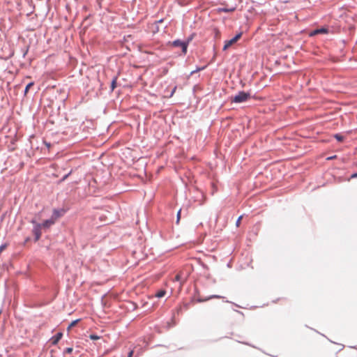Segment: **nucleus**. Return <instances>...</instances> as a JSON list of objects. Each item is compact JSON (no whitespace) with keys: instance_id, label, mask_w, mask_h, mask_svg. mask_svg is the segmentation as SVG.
I'll return each instance as SVG.
<instances>
[{"instance_id":"f257e3e1","label":"nucleus","mask_w":357,"mask_h":357,"mask_svg":"<svg viewBox=\"0 0 357 357\" xmlns=\"http://www.w3.org/2000/svg\"><path fill=\"white\" fill-rule=\"evenodd\" d=\"M250 93L244 91H239L234 97L231 98V102L242 103L246 102L250 98Z\"/></svg>"},{"instance_id":"bb28decb","label":"nucleus","mask_w":357,"mask_h":357,"mask_svg":"<svg viewBox=\"0 0 357 357\" xmlns=\"http://www.w3.org/2000/svg\"><path fill=\"white\" fill-rule=\"evenodd\" d=\"M132 355H133V351H132V350H131V351H130L128 352V357H132Z\"/></svg>"},{"instance_id":"9b49d317","label":"nucleus","mask_w":357,"mask_h":357,"mask_svg":"<svg viewBox=\"0 0 357 357\" xmlns=\"http://www.w3.org/2000/svg\"><path fill=\"white\" fill-rule=\"evenodd\" d=\"M165 294H166V291L164 289H160L156 292L155 296V297L160 298H162L163 296H165Z\"/></svg>"},{"instance_id":"b1692460","label":"nucleus","mask_w":357,"mask_h":357,"mask_svg":"<svg viewBox=\"0 0 357 357\" xmlns=\"http://www.w3.org/2000/svg\"><path fill=\"white\" fill-rule=\"evenodd\" d=\"M70 174V172H69L68 174H67L65 176H63V178L61 179V181H65Z\"/></svg>"},{"instance_id":"cd10ccee","label":"nucleus","mask_w":357,"mask_h":357,"mask_svg":"<svg viewBox=\"0 0 357 357\" xmlns=\"http://www.w3.org/2000/svg\"><path fill=\"white\" fill-rule=\"evenodd\" d=\"M351 178H357V172L354 173L353 174H351Z\"/></svg>"},{"instance_id":"20e7f679","label":"nucleus","mask_w":357,"mask_h":357,"mask_svg":"<svg viewBox=\"0 0 357 357\" xmlns=\"http://www.w3.org/2000/svg\"><path fill=\"white\" fill-rule=\"evenodd\" d=\"M41 224H36V226L33 227V234L34 235V241L35 242L38 241L41 236Z\"/></svg>"},{"instance_id":"aec40b11","label":"nucleus","mask_w":357,"mask_h":357,"mask_svg":"<svg viewBox=\"0 0 357 357\" xmlns=\"http://www.w3.org/2000/svg\"><path fill=\"white\" fill-rule=\"evenodd\" d=\"M79 321V319H76V320L73 321L70 323V324L69 325L68 328H71V327L75 326Z\"/></svg>"},{"instance_id":"39448f33","label":"nucleus","mask_w":357,"mask_h":357,"mask_svg":"<svg viewBox=\"0 0 357 357\" xmlns=\"http://www.w3.org/2000/svg\"><path fill=\"white\" fill-rule=\"evenodd\" d=\"M66 213V210L63 208H54L51 218L55 221L62 217Z\"/></svg>"},{"instance_id":"f3484780","label":"nucleus","mask_w":357,"mask_h":357,"mask_svg":"<svg viewBox=\"0 0 357 357\" xmlns=\"http://www.w3.org/2000/svg\"><path fill=\"white\" fill-rule=\"evenodd\" d=\"M181 209H179L176 214V223L178 224L180 219H181Z\"/></svg>"},{"instance_id":"c756f323","label":"nucleus","mask_w":357,"mask_h":357,"mask_svg":"<svg viewBox=\"0 0 357 357\" xmlns=\"http://www.w3.org/2000/svg\"><path fill=\"white\" fill-rule=\"evenodd\" d=\"M158 31H159V28H158V25L156 24L155 30L153 31V32L155 33V32H158Z\"/></svg>"},{"instance_id":"9d476101","label":"nucleus","mask_w":357,"mask_h":357,"mask_svg":"<svg viewBox=\"0 0 357 357\" xmlns=\"http://www.w3.org/2000/svg\"><path fill=\"white\" fill-rule=\"evenodd\" d=\"M117 76L114 77V78L112 80L110 88L111 91H113L114 89L116 87V81H117Z\"/></svg>"},{"instance_id":"a878e982","label":"nucleus","mask_w":357,"mask_h":357,"mask_svg":"<svg viewBox=\"0 0 357 357\" xmlns=\"http://www.w3.org/2000/svg\"><path fill=\"white\" fill-rule=\"evenodd\" d=\"M30 222L32 223L33 226H36V224H38L35 219L31 220Z\"/></svg>"},{"instance_id":"6e6552de","label":"nucleus","mask_w":357,"mask_h":357,"mask_svg":"<svg viewBox=\"0 0 357 357\" xmlns=\"http://www.w3.org/2000/svg\"><path fill=\"white\" fill-rule=\"evenodd\" d=\"M55 222V220H53L52 218H50V219H47L46 220H45L42 224V227H45V228H48L50 227L52 225H54Z\"/></svg>"},{"instance_id":"c85d7f7f","label":"nucleus","mask_w":357,"mask_h":357,"mask_svg":"<svg viewBox=\"0 0 357 357\" xmlns=\"http://www.w3.org/2000/svg\"><path fill=\"white\" fill-rule=\"evenodd\" d=\"M162 22H163V19H160V20H159L156 21V22H155V24H159V23H162Z\"/></svg>"},{"instance_id":"4468645a","label":"nucleus","mask_w":357,"mask_h":357,"mask_svg":"<svg viewBox=\"0 0 357 357\" xmlns=\"http://www.w3.org/2000/svg\"><path fill=\"white\" fill-rule=\"evenodd\" d=\"M206 68V66H202V67H197L195 70H192L191 73H190V75H193L197 72H199V71H202L203 70H204L205 68Z\"/></svg>"},{"instance_id":"412c9836","label":"nucleus","mask_w":357,"mask_h":357,"mask_svg":"<svg viewBox=\"0 0 357 357\" xmlns=\"http://www.w3.org/2000/svg\"><path fill=\"white\" fill-rule=\"evenodd\" d=\"M242 219V215L239 216L236 222V227H238L241 224V220Z\"/></svg>"},{"instance_id":"1a4fd4ad","label":"nucleus","mask_w":357,"mask_h":357,"mask_svg":"<svg viewBox=\"0 0 357 357\" xmlns=\"http://www.w3.org/2000/svg\"><path fill=\"white\" fill-rule=\"evenodd\" d=\"M211 298H225V297L223 296H219V295H211L207 298H199L198 299V301L199 302H204V301H206L209 299H211Z\"/></svg>"},{"instance_id":"72a5a7b5","label":"nucleus","mask_w":357,"mask_h":357,"mask_svg":"<svg viewBox=\"0 0 357 357\" xmlns=\"http://www.w3.org/2000/svg\"><path fill=\"white\" fill-rule=\"evenodd\" d=\"M0 357H1V355H0Z\"/></svg>"},{"instance_id":"393cba45","label":"nucleus","mask_w":357,"mask_h":357,"mask_svg":"<svg viewBox=\"0 0 357 357\" xmlns=\"http://www.w3.org/2000/svg\"><path fill=\"white\" fill-rule=\"evenodd\" d=\"M234 10V8H231V9L221 8V9H220V10L224 11V12L232 11V10Z\"/></svg>"},{"instance_id":"2eb2a0df","label":"nucleus","mask_w":357,"mask_h":357,"mask_svg":"<svg viewBox=\"0 0 357 357\" xmlns=\"http://www.w3.org/2000/svg\"><path fill=\"white\" fill-rule=\"evenodd\" d=\"M33 85V82H29L25 87L24 90V96L26 95V93H28L29 89Z\"/></svg>"},{"instance_id":"423d86ee","label":"nucleus","mask_w":357,"mask_h":357,"mask_svg":"<svg viewBox=\"0 0 357 357\" xmlns=\"http://www.w3.org/2000/svg\"><path fill=\"white\" fill-rule=\"evenodd\" d=\"M328 32H329L328 29L325 28V27H321L319 29H316L314 31H311V33H310V36H315L317 34H326V33H328Z\"/></svg>"},{"instance_id":"a211bd4d","label":"nucleus","mask_w":357,"mask_h":357,"mask_svg":"<svg viewBox=\"0 0 357 357\" xmlns=\"http://www.w3.org/2000/svg\"><path fill=\"white\" fill-rule=\"evenodd\" d=\"M193 37H194V34H192L186 39V40H185V43H188V46L189 45V43H190V41L193 39Z\"/></svg>"},{"instance_id":"473e14b6","label":"nucleus","mask_w":357,"mask_h":357,"mask_svg":"<svg viewBox=\"0 0 357 357\" xmlns=\"http://www.w3.org/2000/svg\"><path fill=\"white\" fill-rule=\"evenodd\" d=\"M1 59H3V57L0 56ZM7 58H3V59H6Z\"/></svg>"},{"instance_id":"f03ea898","label":"nucleus","mask_w":357,"mask_h":357,"mask_svg":"<svg viewBox=\"0 0 357 357\" xmlns=\"http://www.w3.org/2000/svg\"><path fill=\"white\" fill-rule=\"evenodd\" d=\"M172 45L175 47H180L182 50V53L183 55H185L188 52V43H185V41L181 40L179 39L174 40L172 43Z\"/></svg>"},{"instance_id":"ddd939ff","label":"nucleus","mask_w":357,"mask_h":357,"mask_svg":"<svg viewBox=\"0 0 357 357\" xmlns=\"http://www.w3.org/2000/svg\"><path fill=\"white\" fill-rule=\"evenodd\" d=\"M334 137L335 138V139L340 142H342L344 141V137L340 134V133H337L334 135Z\"/></svg>"},{"instance_id":"6ab92c4d","label":"nucleus","mask_w":357,"mask_h":357,"mask_svg":"<svg viewBox=\"0 0 357 357\" xmlns=\"http://www.w3.org/2000/svg\"><path fill=\"white\" fill-rule=\"evenodd\" d=\"M89 337L91 340H98L100 338L99 336H98L97 335H94V334L90 335Z\"/></svg>"},{"instance_id":"7ed1b4c3","label":"nucleus","mask_w":357,"mask_h":357,"mask_svg":"<svg viewBox=\"0 0 357 357\" xmlns=\"http://www.w3.org/2000/svg\"><path fill=\"white\" fill-rule=\"evenodd\" d=\"M242 31H240L237 34H236L232 38L228 40L225 41V45L223 46L222 50H227L230 46H231L233 44L236 43L242 36Z\"/></svg>"},{"instance_id":"dca6fc26","label":"nucleus","mask_w":357,"mask_h":357,"mask_svg":"<svg viewBox=\"0 0 357 357\" xmlns=\"http://www.w3.org/2000/svg\"><path fill=\"white\" fill-rule=\"evenodd\" d=\"M73 347H67L63 350V354H70L73 352Z\"/></svg>"},{"instance_id":"5701e85b","label":"nucleus","mask_w":357,"mask_h":357,"mask_svg":"<svg viewBox=\"0 0 357 357\" xmlns=\"http://www.w3.org/2000/svg\"><path fill=\"white\" fill-rule=\"evenodd\" d=\"M176 88H177V87H176V86H175L173 88V89H172V92H171V93H170V95H169V97H172V96L174 95V93H175V91H176Z\"/></svg>"},{"instance_id":"f8f14e48","label":"nucleus","mask_w":357,"mask_h":357,"mask_svg":"<svg viewBox=\"0 0 357 357\" xmlns=\"http://www.w3.org/2000/svg\"><path fill=\"white\" fill-rule=\"evenodd\" d=\"M213 34L214 38H215V39H218V38H220V31H219V29H217V28H214V29H213Z\"/></svg>"},{"instance_id":"0eeeda50","label":"nucleus","mask_w":357,"mask_h":357,"mask_svg":"<svg viewBox=\"0 0 357 357\" xmlns=\"http://www.w3.org/2000/svg\"><path fill=\"white\" fill-rule=\"evenodd\" d=\"M62 336H63V333L61 332H59L56 334H55L51 338L52 344L53 345H56L59 342V340L61 339Z\"/></svg>"},{"instance_id":"4be33fe9","label":"nucleus","mask_w":357,"mask_h":357,"mask_svg":"<svg viewBox=\"0 0 357 357\" xmlns=\"http://www.w3.org/2000/svg\"><path fill=\"white\" fill-rule=\"evenodd\" d=\"M102 0H96L97 4H98L99 8H102Z\"/></svg>"},{"instance_id":"7c9ffc66","label":"nucleus","mask_w":357,"mask_h":357,"mask_svg":"<svg viewBox=\"0 0 357 357\" xmlns=\"http://www.w3.org/2000/svg\"><path fill=\"white\" fill-rule=\"evenodd\" d=\"M335 157H336V155H333V156H331V157L328 158L327 159H328V160H331V159L335 158Z\"/></svg>"},{"instance_id":"2f4dec72","label":"nucleus","mask_w":357,"mask_h":357,"mask_svg":"<svg viewBox=\"0 0 357 357\" xmlns=\"http://www.w3.org/2000/svg\"><path fill=\"white\" fill-rule=\"evenodd\" d=\"M179 280H180V276H179V275H177L176 276V280L178 281Z\"/></svg>"}]
</instances>
